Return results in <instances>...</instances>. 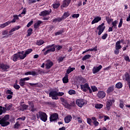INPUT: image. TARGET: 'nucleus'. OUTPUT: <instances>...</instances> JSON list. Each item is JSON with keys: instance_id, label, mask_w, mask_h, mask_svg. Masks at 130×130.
Instances as JSON below:
<instances>
[{"instance_id": "412c9836", "label": "nucleus", "mask_w": 130, "mask_h": 130, "mask_svg": "<svg viewBox=\"0 0 130 130\" xmlns=\"http://www.w3.org/2000/svg\"><path fill=\"white\" fill-rule=\"evenodd\" d=\"M122 47L121 45H120V41H117L115 44V48L116 49H121Z\"/></svg>"}, {"instance_id": "4d7b16f0", "label": "nucleus", "mask_w": 130, "mask_h": 130, "mask_svg": "<svg viewBox=\"0 0 130 130\" xmlns=\"http://www.w3.org/2000/svg\"><path fill=\"white\" fill-rule=\"evenodd\" d=\"M72 18H79V17H80V14H73L72 16Z\"/></svg>"}, {"instance_id": "393cba45", "label": "nucleus", "mask_w": 130, "mask_h": 130, "mask_svg": "<svg viewBox=\"0 0 130 130\" xmlns=\"http://www.w3.org/2000/svg\"><path fill=\"white\" fill-rule=\"evenodd\" d=\"M28 104L29 105H30V110L31 111H32V112H34V111H35V110H36V109L34 108V105L33 104V103L31 102H28Z\"/></svg>"}, {"instance_id": "864d4df0", "label": "nucleus", "mask_w": 130, "mask_h": 130, "mask_svg": "<svg viewBox=\"0 0 130 130\" xmlns=\"http://www.w3.org/2000/svg\"><path fill=\"white\" fill-rule=\"evenodd\" d=\"M76 119L78 120V122L79 123H82L83 122V120H82V118L80 117H78Z\"/></svg>"}, {"instance_id": "1a4fd4ad", "label": "nucleus", "mask_w": 130, "mask_h": 130, "mask_svg": "<svg viewBox=\"0 0 130 130\" xmlns=\"http://www.w3.org/2000/svg\"><path fill=\"white\" fill-rule=\"evenodd\" d=\"M104 29H105V26H104V23H103L101 25H99L98 27V30H99L98 35H100L102 34L103 31H104Z\"/></svg>"}, {"instance_id": "423d86ee", "label": "nucleus", "mask_w": 130, "mask_h": 130, "mask_svg": "<svg viewBox=\"0 0 130 130\" xmlns=\"http://www.w3.org/2000/svg\"><path fill=\"white\" fill-rule=\"evenodd\" d=\"M9 69H10V66H9V65L1 64L0 63V70H1L2 72H8V71H9Z\"/></svg>"}, {"instance_id": "a19ab883", "label": "nucleus", "mask_w": 130, "mask_h": 130, "mask_svg": "<svg viewBox=\"0 0 130 130\" xmlns=\"http://www.w3.org/2000/svg\"><path fill=\"white\" fill-rule=\"evenodd\" d=\"M63 17H59L58 18H56L53 20V22H60L62 20Z\"/></svg>"}, {"instance_id": "5fc2aeb1", "label": "nucleus", "mask_w": 130, "mask_h": 130, "mask_svg": "<svg viewBox=\"0 0 130 130\" xmlns=\"http://www.w3.org/2000/svg\"><path fill=\"white\" fill-rule=\"evenodd\" d=\"M96 50H97V47H94L93 48L88 49L87 51H96Z\"/></svg>"}, {"instance_id": "4be33fe9", "label": "nucleus", "mask_w": 130, "mask_h": 130, "mask_svg": "<svg viewBox=\"0 0 130 130\" xmlns=\"http://www.w3.org/2000/svg\"><path fill=\"white\" fill-rule=\"evenodd\" d=\"M40 24H42V21L40 20L38 21V22H37V23L35 24L34 28H35V29H37L39 28V26H40Z\"/></svg>"}, {"instance_id": "ddd939ff", "label": "nucleus", "mask_w": 130, "mask_h": 130, "mask_svg": "<svg viewBox=\"0 0 130 130\" xmlns=\"http://www.w3.org/2000/svg\"><path fill=\"white\" fill-rule=\"evenodd\" d=\"M105 96H106V93L103 91H100L98 93V96L99 98L103 99V98H104Z\"/></svg>"}, {"instance_id": "6e6d98bb", "label": "nucleus", "mask_w": 130, "mask_h": 130, "mask_svg": "<svg viewBox=\"0 0 130 130\" xmlns=\"http://www.w3.org/2000/svg\"><path fill=\"white\" fill-rule=\"evenodd\" d=\"M93 123L95 125V126H98L99 125V122H98L97 120L93 121Z\"/></svg>"}, {"instance_id": "a18cd8bd", "label": "nucleus", "mask_w": 130, "mask_h": 130, "mask_svg": "<svg viewBox=\"0 0 130 130\" xmlns=\"http://www.w3.org/2000/svg\"><path fill=\"white\" fill-rule=\"evenodd\" d=\"M91 88L92 91L93 92H96V91H98V88H97L95 86H91Z\"/></svg>"}, {"instance_id": "603ef678", "label": "nucleus", "mask_w": 130, "mask_h": 130, "mask_svg": "<svg viewBox=\"0 0 130 130\" xmlns=\"http://www.w3.org/2000/svg\"><path fill=\"white\" fill-rule=\"evenodd\" d=\"M21 108H22V110H25L28 108V105H22L21 106Z\"/></svg>"}, {"instance_id": "13d9d810", "label": "nucleus", "mask_w": 130, "mask_h": 130, "mask_svg": "<svg viewBox=\"0 0 130 130\" xmlns=\"http://www.w3.org/2000/svg\"><path fill=\"white\" fill-rule=\"evenodd\" d=\"M64 58V57H59V58L58 59V62H61V61H62L63 60Z\"/></svg>"}, {"instance_id": "6e6552de", "label": "nucleus", "mask_w": 130, "mask_h": 130, "mask_svg": "<svg viewBox=\"0 0 130 130\" xmlns=\"http://www.w3.org/2000/svg\"><path fill=\"white\" fill-rule=\"evenodd\" d=\"M114 101L112 100H109L107 102L106 109L107 110H110V108L111 107V105L113 104Z\"/></svg>"}, {"instance_id": "680f3d73", "label": "nucleus", "mask_w": 130, "mask_h": 130, "mask_svg": "<svg viewBox=\"0 0 130 130\" xmlns=\"http://www.w3.org/2000/svg\"><path fill=\"white\" fill-rule=\"evenodd\" d=\"M108 35H107V34H105L102 37V39H103L104 40L106 39V38H107V36Z\"/></svg>"}, {"instance_id": "473e14b6", "label": "nucleus", "mask_w": 130, "mask_h": 130, "mask_svg": "<svg viewBox=\"0 0 130 130\" xmlns=\"http://www.w3.org/2000/svg\"><path fill=\"white\" fill-rule=\"evenodd\" d=\"M6 111H7V109H6L5 107H2L0 106V115L3 114V112H6Z\"/></svg>"}, {"instance_id": "aec40b11", "label": "nucleus", "mask_w": 130, "mask_h": 130, "mask_svg": "<svg viewBox=\"0 0 130 130\" xmlns=\"http://www.w3.org/2000/svg\"><path fill=\"white\" fill-rule=\"evenodd\" d=\"M72 116L68 115L64 118V121L66 123H69L72 120Z\"/></svg>"}, {"instance_id": "4c0bfd02", "label": "nucleus", "mask_w": 130, "mask_h": 130, "mask_svg": "<svg viewBox=\"0 0 130 130\" xmlns=\"http://www.w3.org/2000/svg\"><path fill=\"white\" fill-rule=\"evenodd\" d=\"M19 84L21 87H23L25 85V81L23 78L20 80Z\"/></svg>"}, {"instance_id": "f704fd0d", "label": "nucleus", "mask_w": 130, "mask_h": 130, "mask_svg": "<svg viewBox=\"0 0 130 130\" xmlns=\"http://www.w3.org/2000/svg\"><path fill=\"white\" fill-rule=\"evenodd\" d=\"M90 57H91V55H85L84 56H83V57L82 58V60H86V59H89V58H90Z\"/></svg>"}, {"instance_id": "338daca9", "label": "nucleus", "mask_w": 130, "mask_h": 130, "mask_svg": "<svg viewBox=\"0 0 130 130\" xmlns=\"http://www.w3.org/2000/svg\"><path fill=\"white\" fill-rule=\"evenodd\" d=\"M119 107H120V108H123V107H124L123 102H120Z\"/></svg>"}, {"instance_id": "2eb2a0df", "label": "nucleus", "mask_w": 130, "mask_h": 130, "mask_svg": "<svg viewBox=\"0 0 130 130\" xmlns=\"http://www.w3.org/2000/svg\"><path fill=\"white\" fill-rule=\"evenodd\" d=\"M102 69V66L100 65L98 67H93L92 69V73L93 74H96V73H98L100 70Z\"/></svg>"}, {"instance_id": "2f4dec72", "label": "nucleus", "mask_w": 130, "mask_h": 130, "mask_svg": "<svg viewBox=\"0 0 130 130\" xmlns=\"http://www.w3.org/2000/svg\"><path fill=\"white\" fill-rule=\"evenodd\" d=\"M68 77H69V75H66V76L64 78H63L62 79L63 83H68V82H69Z\"/></svg>"}, {"instance_id": "39448f33", "label": "nucleus", "mask_w": 130, "mask_h": 130, "mask_svg": "<svg viewBox=\"0 0 130 130\" xmlns=\"http://www.w3.org/2000/svg\"><path fill=\"white\" fill-rule=\"evenodd\" d=\"M49 97H51L52 99L54 100H57L58 98L57 97V92L53 90L49 93Z\"/></svg>"}, {"instance_id": "9d476101", "label": "nucleus", "mask_w": 130, "mask_h": 130, "mask_svg": "<svg viewBox=\"0 0 130 130\" xmlns=\"http://www.w3.org/2000/svg\"><path fill=\"white\" fill-rule=\"evenodd\" d=\"M71 0H63V4L61 6V8H67L69 7L70 4H71Z\"/></svg>"}, {"instance_id": "72a5a7b5", "label": "nucleus", "mask_w": 130, "mask_h": 130, "mask_svg": "<svg viewBox=\"0 0 130 130\" xmlns=\"http://www.w3.org/2000/svg\"><path fill=\"white\" fill-rule=\"evenodd\" d=\"M70 15V14L69 13V12H65L62 16L63 19H67V18H68Z\"/></svg>"}, {"instance_id": "774afa93", "label": "nucleus", "mask_w": 130, "mask_h": 130, "mask_svg": "<svg viewBox=\"0 0 130 130\" xmlns=\"http://www.w3.org/2000/svg\"><path fill=\"white\" fill-rule=\"evenodd\" d=\"M7 94H10V95H13V92L10 90H8L6 91Z\"/></svg>"}, {"instance_id": "20e7f679", "label": "nucleus", "mask_w": 130, "mask_h": 130, "mask_svg": "<svg viewBox=\"0 0 130 130\" xmlns=\"http://www.w3.org/2000/svg\"><path fill=\"white\" fill-rule=\"evenodd\" d=\"M81 89L83 92H86L89 90V93H92V91L91 90V88L89 86L88 83H85L84 84H81Z\"/></svg>"}, {"instance_id": "6ab92c4d", "label": "nucleus", "mask_w": 130, "mask_h": 130, "mask_svg": "<svg viewBox=\"0 0 130 130\" xmlns=\"http://www.w3.org/2000/svg\"><path fill=\"white\" fill-rule=\"evenodd\" d=\"M50 12L48 11H44L41 12L39 14V15L43 16V17H44L45 16H48V15H50Z\"/></svg>"}, {"instance_id": "09e8293b", "label": "nucleus", "mask_w": 130, "mask_h": 130, "mask_svg": "<svg viewBox=\"0 0 130 130\" xmlns=\"http://www.w3.org/2000/svg\"><path fill=\"white\" fill-rule=\"evenodd\" d=\"M17 81H16V83L14 84V87L15 89H16V90H19V89H20V85L17 84Z\"/></svg>"}, {"instance_id": "c9c22d12", "label": "nucleus", "mask_w": 130, "mask_h": 130, "mask_svg": "<svg viewBox=\"0 0 130 130\" xmlns=\"http://www.w3.org/2000/svg\"><path fill=\"white\" fill-rule=\"evenodd\" d=\"M33 31V29L32 28H29L27 30V37H29V36H30L31 34H32V32Z\"/></svg>"}, {"instance_id": "b1692460", "label": "nucleus", "mask_w": 130, "mask_h": 130, "mask_svg": "<svg viewBox=\"0 0 130 130\" xmlns=\"http://www.w3.org/2000/svg\"><path fill=\"white\" fill-rule=\"evenodd\" d=\"M117 24H118V21L115 20L114 21H113L112 23V28H114V29H116L117 28Z\"/></svg>"}, {"instance_id": "58836bf2", "label": "nucleus", "mask_w": 130, "mask_h": 130, "mask_svg": "<svg viewBox=\"0 0 130 130\" xmlns=\"http://www.w3.org/2000/svg\"><path fill=\"white\" fill-rule=\"evenodd\" d=\"M116 87L118 89H120V88H122V83L121 82H118L116 84Z\"/></svg>"}, {"instance_id": "49530a36", "label": "nucleus", "mask_w": 130, "mask_h": 130, "mask_svg": "<svg viewBox=\"0 0 130 130\" xmlns=\"http://www.w3.org/2000/svg\"><path fill=\"white\" fill-rule=\"evenodd\" d=\"M122 23H123L122 18H121L120 19V22L118 25V28H121V26H122Z\"/></svg>"}, {"instance_id": "f8f14e48", "label": "nucleus", "mask_w": 130, "mask_h": 130, "mask_svg": "<svg viewBox=\"0 0 130 130\" xmlns=\"http://www.w3.org/2000/svg\"><path fill=\"white\" fill-rule=\"evenodd\" d=\"M18 55V57H19L20 59H24L25 57H26V54H25V52L21 51L17 53Z\"/></svg>"}, {"instance_id": "e2e57ef3", "label": "nucleus", "mask_w": 130, "mask_h": 130, "mask_svg": "<svg viewBox=\"0 0 130 130\" xmlns=\"http://www.w3.org/2000/svg\"><path fill=\"white\" fill-rule=\"evenodd\" d=\"M61 34H62V31L61 30L56 32L55 33V36H57V35H60Z\"/></svg>"}, {"instance_id": "7c9ffc66", "label": "nucleus", "mask_w": 130, "mask_h": 130, "mask_svg": "<svg viewBox=\"0 0 130 130\" xmlns=\"http://www.w3.org/2000/svg\"><path fill=\"white\" fill-rule=\"evenodd\" d=\"M114 90V87L111 86L108 88L107 93H108V94H109V93H111V92H113Z\"/></svg>"}, {"instance_id": "bf43d9fd", "label": "nucleus", "mask_w": 130, "mask_h": 130, "mask_svg": "<svg viewBox=\"0 0 130 130\" xmlns=\"http://www.w3.org/2000/svg\"><path fill=\"white\" fill-rule=\"evenodd\" d=\"M87 123H88V124L91 125L92 123V120H91V119H90V118H87Z\"/></svg>"}, {"instance_id": "a211bd4d", "label": "nucleus", "mask_w": 130, "mask_h": 130, "mask_svg": "<svg viewBox=\"0 0 130 130\" xmlns=\"http://www.w3.org/2000/svg\"><path fill=\"white\" fill-rule=\"evenodd\" d=\"M19 58V55H18V53L14 54L11 57V59L13 60V61H17V60H18Z\"/></svg>"}, {"instance_id": "c03bdc74", "label": "nucleus", "mask_w": 130, "mask_h": 130, "mask_svg": "<svg viewBox=\"0 0 130 130\" xmlns=\"http://www.w3.org/2000/svg\"><path fill=\"white\" fill-rule=\"evenodd\" d=\"M44 43V41L43 40H39L37 41V45H42Z\"/></svg>"}, {"instance_id": "e433bc0d", "label": "nucleus", "mask_w": 130, "mask_h": 130, "mask_svg": "<svg viewBox=\"0 0 130 130\" xmlns=\"http://www.w3.org/2000/svg\"><path fill=\"white\" fill-rule=\"evenodd\" d=\"M32 49H29L26 50L25 52H24V53L25 54V56H27V55H28V54H29V53H31V52H32Z\"/></svg>"}, {"instance_id": "7ed1b4c3", "label": "nucleus", "mask_w": 130, "mask_h": 130, "mask_svg": "<svg viewBox=\"0 0 130 130\" xmlns=\"http://www.w3.org/2000/svg\"><path fill=\"white\" fill-rule=\"evenodd\" d=\"M46 49H47L46 50ZM45 50H46L45 51ZM42 51H45L44 53L45 55H46L49 52H53V51H55V47L53 46V45L47 46L46 48L43 49Z\"/></svg>"}, {"instance_id": "de8ad7c7", "label": "nucleus", "mask_w": 130, "mask_h": 130, "mask_svg": "<svg viewBox=\"0 0 130 130\" xmlns=\"http://www.w3.org/2000/svg\"><path fill=\"white\" fill-rule=\"evenodd\" d=\"M21 125H20V124H19V122H17L15 123V124L14 125V128H19V127H20Z\"/></svg>"}, {"instance_id": "0e129e2a", "label": "nucleus", "mask_w": 130, "mask_h": 130, "mask_svg": "<svg viewBox=\"0 0 130 130\" xmlns=\"http://www.w3.org/2000/svg\"><path fill=\"white\" fill-rule=\"evenodd\" d=\"M64 93L62 92H57V96H63V95H64Z\"/></svg>"}, {"instance_id": "bb28decb", "label": "nucleus", "mask_w": 130, "mask_h": 130, "mask_svg": "<svg viewBox=\"0 0 130 130\" xmlns=\"http://www.w3.org/2000/svg\"><path fill=\"white\" fill-rule=\"evenodd\" d=\"M11 24V22L8 21L5 23L2 24L0 25L1 28H5V27H7V26H8Z\"/></svg>"}, {"instance_id": "ea45409f", "label": "nucleus", "mask_w": 130, "mask_h": 130, "mask_svg": "<svg viewBox=\"0 0 130 130\" xmlns=\"http://www.w3.org/2000/svg\"><path fill=\"white\" fill-rule=\"evenodd\" d=\"M95 108H97L98 109H101L103 107V105L100 104H96L95 106Z\"/></svg>"}, {"instance_id": "3c124183", "label": "nucleus", "mask_w": 130, "mask_h": 130, "mask_svg": "<svg viewBox=\"0 0 130 130\" xmlns=\"http://www.w3.org/2000/svg\"><path fill=\"white\" fill-rule=\"evenodd\" d=\"M69 94H70V95L75 94H76V91L74 90H70L69 91Z\"/></svg>"}, {"instance_id": "f3484780", "label": "nucleus", "mask_w": 130, "mask_h": 130, "mask_svg": "<svg viewBox=\"0 0 130 130\" xmlns=\"http://www.w3.org/2000/svg\"><path fill=\"white\" fill-rule=\"evenodd\" d=\"M123 81H126L128 83L129 82V74L126 73L125 75L123 76Z\"/></svg>"}, {"instance_id": "c756f323", "label": "nucleus", "mask_w": 130, "mask_h": 130, "mask_svg": "<svg viewBox=\"0 0 130 130\" xmlns=\"http://www.w3.org/2000/svg\"><path fill=\"white\" fill-rule=\"evenodd\" d=\"M21 28V26L18 25L15 26L14 28H12L10 31V33H12V32H14V31H17V30H19V29Z\"/></svg>"}, {"instance_id": "8fccbe9b", "label": "nucleus", "mask_w": 130, "mask_h": 130, "mask_svg": "<svg viewBox=\"0 0 130 130\" xmlns=\"http://www.w3.org/2000/svg\"><path fill=\"white\" fill-rule=\"evenodd\" d=\"M63 105L66 108H71V105L67 102L63 104Z\"/></svg>"}, {"instance_id": "5701e85b", "label": "nucleus", "mask_w": 130, "mask_h": 130, "mask_svg": "<svg viewBox=\"0 0 130 130\" xmlns=\"http://www.w3.org/2000/svg\"><path fill=\"white\" fill-rule=\"evenodd\" d=\"M59 6H60V4L58 2L54 3V4L52 5V7L53 8V9H57Z\"/></svg>"}, {"instance_id": "9b49d317", "label": "nucleus", "mask_w": 130, "mask_h": 130, "mask_svg": "<svg viewBox=\"0 0 130 130\" xmlns=\"http://www.w3.org/2000/svg\"><path fill=\"white\" fill-rule=\"evenodd\" d=\"M58 118V115L56 113L53 114L50 117V121H55Z\"/></svg>"}, {"instance_id": "37998d69", "label": "nucleus", "mask_w": 130, "mask_h": 130, "mask_svg": "<svg viewBox=\"0 0 130 130\" xmlns=\"http://www.w3.org/2000/svg\"><path fill=\"white\" fill-rule=\"evenodd\" d=\"M53 46L55 47V48H56V50H60V49L62 48V46L60 45L54 46V45H53Z\"/></svg>"}, {"instance_id": "0eeeda50", "label": "nucleus", "mask_w": 130, "mask_h": 130, "mask_svg": "<svg viewBox=\"0 0 130 130\" xmlns=\"http://www.w3.org/2000/svg\"><path fill=\"white\" fill-rule=\"evenodd\" d=\"M76 104L79 107H83L85 105V101L83 99H78L76 100Z\"/></svg>"}, {"instance_id": "c85d7f7f", "label": "nucleus", "mask_w": 130, "mask_h": 130, "mask_svg": "<svg viewBox=\"0 0 130 130\" xmlns=\"http://www.w3.org/2000/svg\"><path fill=\"white\" fill-rule=\"evenodd\" d=\"M75 68H71L69 67L68 69L67 70V74L69 75V74H70V73H72L73 71H75Z\"/></svg>"}, {"instance_id": "a878e982", "label": "nucleus", "mask_w": 130, "mask_h": 130, "mask_svg": "<svg viewBox=\"0 0 130 130\" xmlns=\"http://www.w3.org/2000/svg\"><path fill=\"white\" fill-rule=\"evenodd\" d=\"M25 76H28V75H31V76H36V72L34 71L32 72H27L24 74Z\"/></svg>"}, {"instance_id": "f03ea898", "label": "nucleus", "mask_w": 130, "mask_h": 130, "mask_svg": "<svg viewBox=\"0 0 130 130\" xmlns=\"http://www.w3.org/2000/svg\"><path fill=\"white\" fill-rule=\"evenodd\" d=\"M9 115H6L4 118H0V124L2 126H7L10 124V122H9Z\"/></svg>"}, {"instance_id": "cd10ccee", "label": "nucleus", "mask_w": 130, "mask_h": 130, "mask_svg": "<svg viewBox=\"0 0 130 130\" xmlns=\"http://www.w3.org/2000/svg\"><path fill=\"white\" fill-rule=\"evenodd\" d=\"M13 19L12 21H10L9 22H10L11 23H15V22H16V21H17V20H19V16H18V15H14L13 16Z\"/></svg>"}, {"instance_id": "dca6fc26", "label": "nucleus", "mask_w": 130, "mask_h": 130, "mask_svg": "<svg viewBox=\"0 0 130 130\" xmlns=\"http://www.w3.org/2000/svg\"><path fill=\"white\" fill-rule=\"evenodd\" d=\"M99 21H101V17L98 16L96 17H95L94 19L92 21L91 24L92 25L96 24V23H98Z\"/></svg>"}, {"instance_id": "69168bd1", "label": "nucleus", "mask_w": 130, "mask_h": 130, "mask_svg": "<svg viewBox=\"0 0 130 130\" xmlns=\"http://www.w3.org/2000/svg\"><path fill=\"white\" fill-rule=\"evenodd\" d=\"M32 24H33V21L32 20H31L29 22H28V23L27 25V27H30V26H31V25H32Z\"/></svg>"}, {"instance_id": "052dcab7", "label": "nucleus", "mask_w": 130, "mask_h": 130, "mask_svg": "<svg viewBox=\"0 0 130 130\" xmlns=\"http://www.w3.org/2000/svg\"><path fill=\"white\" fill-rule=\"evenodd\" d=\"M114 53L115 54H118L119 53V49L115 48V50H114Z\"/></svg>"}, {"instance_id": "4468645a", "label": "nucleus", "mask_w": 130, "mask_h": 130, "mask_svg": "<svg viewBox=\"0 0 130 130\" xmlns=\"http://www.w3.org/2000/svg\"><path fill=\"white\" fill-rule=\"evenodd\" d=\"M46 64H45V66L46 67V69H50V68H51V67H52V66H53V63L49 60H47L46 61Z\"/></svg>"}, {"instance_id": "79ce46f5", "label": "nucleus", "mask_w": 130, "mask_h": 130, "mask_svg": "<svg viewBox=\"0 0 130 130\" xmlns=\"http://www.w3.org/2000/svg\"><path fill=\"white\" fill-rule=\"evenodd\" d=\"M106 21H107L108 24H110L112 21H113V19H112L111 18H109V17H106Z\"/></svg>"}, {"instance_id": "f257e3e1", "label": "nucleus", "mask_w": 130, "mask_h": 130, "mask_svg": "<svg viewBox=\"0 0 130 130\" xmlns=\"http://www.w3.org/2000/svg\"><path fill=\"white\" fill-rule=\"evenodd\" d=\"M37 117L38 119L40 118L41 120L44 121V122H46L47 120V115H46V113L43 112H39L37 114Z\"/></svg>"}]
</instances>
